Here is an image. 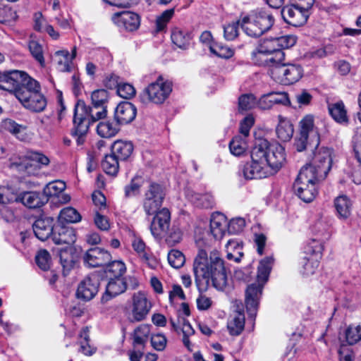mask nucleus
Masks as SVG:
<instances>
[{"label": "nucleus", "instance_id": "obj_1", "mask_svg": "<svg viewBox=\"0 0 361 361\" xmlns=\"http://www.w3.org/2000/svg\"><path fill=\"white\" fill-rule=\"evenodd\" d=\"M286 161L285 149L278 142L258 140L251 151V162L239 171L247 180L261 179L276 173Z\"/></svg>", "mask_w": 361, "mask_h": 361}, {"label": "nucleus", "instance_id": "obj_2", "mask_svg": "<svg viewBox=\"0 0 361 361\" xmlns=\"http://www.w3.org/2000/svg\"><path fill=\"white\" fill-rule=\"evenodd\" d=\"M193 271L197 279L211 280L217 290H222L227 285L226 269L216 250H212L209 257L205 250H200L194 261Z\"/></svg>", "mask_w": 361, "mask_h": 361}, {"label": "nucleus", "instance_id": "obj_3", "mask_svg": "<svg viewBox=\"0 0 361 361\" xmlns=\"http://www.w3.org/2000/svg\"><path fill=\"white\" fill-rule=\"evenodd\" d=\"M272 13L264 9L253 11L241 21V27L250 37H259L269 31L274 24Z\"/></svg>", "mask_w": 361, "mask_h": 361}, {"label": "nucleus", "instance_id": "obj_4", "mask_svg": "<svg viewBox=\"0 0 361 361\" xmlns=\"http://www.w3.org/2000/svg\"><path fill=\"white\" fill-rule=\"evenodd\" d=\"M311 168L301 169L294 183L295 194L305 202H312L317 194V185L324 180L314 175Z\"/></svg>", "mask_w": 361, "mask_h": 361}, {"label": "nucleus", "instance_id": "obj_5", "mask_svg": "<svg viewBox=\"0 0 361 361\" xmlns=\"http://www.w3.org/2000/svg\"><path fill=\"white\" fill-rule=\"evenodd\" d=\"M172 92V83L159 76L156 81L151 82L139 95L140 102L144 104L153 103L161 104Z\"/></svg>", "mask_w": 361, "mask_h": 361}, {"label": "nucleus", "instance_id": "obj_6", "mask_svg": "<svg viewBox=\"0 0 361 361\" xmlns=\"http://www.w3.org/2000/svg\"><path fill=\"white\" fill-rule=\"evenodd\" d=\"M269 75L276 82L290 85L298 82L303 75L301 66L293 63H278L269 69Z\"/></svg>", "mask_w": 361, "mask_h": 361}, {"label": "nucleus", "instance_id": "obj_7", "mask_svg": "<svg viewBox=\"0 0 361 361\" xmlns=\"http://www.w3.org/2000/svg\"><path fill=\"white\" fill-rule=\"evenodd\" d=\"M332 164L331 151L324 147H317L313 152L310 163L302 169L311 168L314 175L325 178L329 172Z\"/></svg>", "mask_w": 361, "mask_h": 361}, {"label": "nucleus", "instance_id": "obj_8", "mask_svg": "<svg viewBox=\"0 0 361 361\" xmlns=\"http://www.w3.org/2000/svg\"><path fill=\"white\" fill-rule=\"evenodd\" d=\"M165 192L159 184L151 183L145 193L142 207L147 216L154 215L161 207Z\"/></svg>", "mask_w": 361, "mask_h": 361}, {"label": "nucleus", "instance_id": "obj_9", "mask_svg": "<svg viewBox=\"0 0 361 361\" xmlns=\"http://www.w3.org/2000/svg\"><path fill=\"white\" fill-rule=\"evenodd\" d=\"M150 224L151 234L157 240L166 236L171 224V213L167 208H162L156 212Z\"/></svg>", "mask_w": 361, "mask_h": 361}, {"label": "nucleus", "instance_id": "obj_10", "mask_svg": "<svg viewBox=\"0 0 361 361\" xmlns=\"http://www.w3.org/2000/svg\"><path fill=\"white\" fill-rule=\"evenodd\" d=\"M80 108L84 112L82 116H78V117L86 121L88 127L91 123L104 118L107 115V106H92L90 107L87 106L84 101L78 100L75 104L73 118H76L77 110H79Z\"/></svg>", "mask_w": 361, "mask_h": 361}, {"label": "nucleus", "instance_id": "obj_11", "mask_svg": "<svg viewBox=\"0 0 361 361\" xmlns=\"http://www.w3.org/2000/svg\"><path fill=\"white\" fill-rule=\"evenodd\" d=\"M310 15V12L302 10L293 4L284 6L281 10V16L285 22L295 27L305 24Z\"/></svg>", "mask_w": 361, "mask_h": 361}, {"label": "nucleus", "instance_id": "obj_12", "mask_svg": "<svg viewBox=\"0 0 361 361\" xmlns=\"http://www.w3.org/2000/svg\"><path fill=\"white\" fill-rule=\"evenodd\" d=\"M17 99L27 109L34 112L43 111L47 106V99L39 92L18 93Z\"/></svg>", "mask_w": 361, "mask_h": 361}, {"label": "nucleus", "instance_id": "obj_13", "mask_svg": "<svg viewBox=\"0 0 361 361\" xmlns=\"http://www.w3.org/2000/svg\"><path fill=\"white\" fill-rule=\"evenodd\" d=\"M264 285L256 282L249 285L245 291V305L248 314L255 318Z\"/></svg>", "mask_w": 361, "mask_h": 361}, {"label": "nucleus", "instance_id": "obj_14", "mask_svg": "<svg viewBox=\"0 0 361 361\" xmlns=\"http://www.w3.org/2000/svg\"><path fill=\"white\" fill-rule=\"evenodd\" d=\"M152 307L151 302L141 292L133 297L132 322H141L149 314Z\"/></svg>", "mask_w": 361, "mask_h": 361}, {"label": "nucleus", "instance_id": "obj_15", "mask_svg": "<svg viewBox=\"0 0 361 361\" xmlns=\"http://www.w3.org/2000/svg\"><path fill=\"white\" fill-rule=\"evenodd\" d=\"M99 280L94 275L85 277L78 285L77 296L85 301L92 300L97 295L99 290Z\"/></svg>", "mask_w": 361, "mask_h": 361}, {"label": "nucleus", "instance_id": "obj_16", "mask_svg": "<svg viewBox=\"0 0 361 361\" xmlns=\"http://www.w3.org/2000/svg\"><path fill=\"white\" fill-rule=\"evenodd\" d=\"M111 259L110 253L99 247L89 249L83 257L85 264L90 267L103 266Z\"/></svg>", "mask_w": 361, "mask_h": 361}, {"label": "nucleus", "instance_id": "obj_17", "mask_svg": "<svg viewBox=\"0 0 361 361\" xmlns=\"http://www.w3.org/2000/svg\"><path fill=\"white\" fill-rule=\"evenodd\" d=\"M112 20L118 27L128 31L137 30L140 23L139 16L130 11L116 13L112 16Z\"/></svg>", "mask_w": 361, "mask_h": 361}, {"label": "nucleus", "instance_id": "obj_18", "mask_svg": "<svg viewBox=\"0 0 361 361\" xmlns=\"http://www.w3.org/2000/svg\"><path fill=\"white\" fill-rule=\"evenodd\" d=\"M137 114L134 104L128 102H121L114 111V120L119 125L128 124L132 122Z\"/></svg>", "mask_w": 361, "mask_h": 361}, {"label": "nucleus", "instance_id": "obj_19", "mask_svg": "<svg viewBox=\"0 0 361 361\" xmlns=\"http://www.w3.org/2000/svg\"><path fill=\"white\" fill-rule=\"evenodd\" d=\"M54 219L51 217H44L37 219L32 225L35 236L40 240L44 241L53 235L55 226Z\"/></svg>", "mask_w": 361, "mask_h": 361}, {"label": "nucleus", "instance_id": "obj_20", "mask_svg": "<svg viewBox=\"0 0 361 361\" xmlns=\"http://www.w3.org/2000/svg\"><path fill=\"white\" fill-rule=\"evenodd\" d=\"M127 289L124 278H109L106 291L102 297V302L104 303L111 298L124 293Z\"/></svg>", "mask_w": 361, "mask_h": 361}, {"label": "nucleus", "instance_id": "obj_21", "mask_svg": "<svg viewBox=\"0 0 361 361\" xmlns=\"http://www.w3.org/2000/svg\"><path fill=\"white\" fill-rule=\"evenodd\" d=\"M51 238L56 245H71L76 240L75 231L72 227L56 226Z\"/></svg>", "mask_w": 361, "mask_h": 361}, {"label": "nucleus", "instance_id": "obj_22", "mask_svg": "<svg viewBox=\"0 0 361 361\" xmlns=\"http://www.w3.org/2000/svg\"><path fill=\"white\" fill-rule=\"evenodd\" d=\"M83 110L79 109L76 112V118H73V129L72 131L73 136L75 138L78 145H82L86 140V135L89 130V127L87 126V122L82 120L81 118L78 116H82Z\"/></svg>", "mask_w": 361, "mask_h": 361}, {"label": "nucleus", "instance_id": "obj_23", "mask_svg": "<svg viewBox=\"0 0 361 361\" xmlns=\"http://www.w3.org/2000/svg\"><path fill=\"white\" fill-rule=\"evenodd\" d=\"M252 56L253 60L259 65L269 66L271 69L275 65L284 61L285 54L283 51H278L274 56L268 54H259L258 50L255 49L252 53Z\"/></svg>", "mask_w": 361, "mask_h": 361}, {"label": "nucleus", "instance_id": "obj_24", "mask_svg": "<svg viewBox=\"0 0 361 361\" xmlns=\"http://www.w3.org/2000/svg\"><path fill=\"white\" fill-rule=\"evenodd\" d=\"M20 71H12L8 73L0 74V89L13 92L16 96V91L19 87L20 80Z\"/></svg>", "mask_w": 361, "mask_h": 361}, {"label": "nucleus", "instance_id": "obj_25", "mask_svg": "<svg viewBox=\"0 0 361 361\" xmlns=\"http://www.w3.org/2000/svg\"><path fill=\"white\" fill-rule=\"evenodd\" d=\"M227 220L221 214H216L212 216L210 221V232L216 240H221L226 233Z\"/></svg>", "mask_w": 361, "mask_h": 361}, {"label": "nucleus", "instance_id": "obj_26", "mask_svg": "<svg viewBox=\"0 0 361 361\" xmlns=\"http://www.w3.org/2000/svg\"><path fill=\"white\" fill-rule=\"evenodd\" d=\"M334 207L338 219L346 220L351 215L353 203L346 195H340L334 200Z\"/></svg>", "mask_w": 361, "mask_h": 361}, {"label": "nucleus", "instance_id": "obj_27", "mask_svg": "<svg viewBox=\"0 0 361 361\" xmlns=\"http://www.w3.org/2000/svg\"><path fill=\"white\" fill-rule=\"evenodd\" d=\"M39 91V83L35 79L30 78L26 73L21 71L19 87L16 91V98L18 97V93H24L26 92L32 93Z\"/></svg>", "mask_w": 361, "mask_h": 361}, {"label": "nucleus", "instance_id": "obj_28", "mask_svg": "<svg viewBox=\"0 0 361 361\" xmlns=\"http://www.w3.org/2000/svg\"><path fill=\"white\" fill-rule=\"evenodd\" d=\"M171 40L178 48L186 49L189 47L192 39V34L188 30L175 27L171 32Z\"/></svg>", "mask_w": 361, "mask_h": 361}, {"label": "nucleus", "instance_id": "obj_29", "mask_svg": "<svg viewBox=\"0 0 361 361\" xmlns=\"http://www.w3.org/2000/svg\"><path fill=\"white\" fill-rule=\"evenodd\" d=\"M18 199L29 208L40 207L47 201V198L42 197L39 192L32 191L21 193Z\"/></svg>", "mask_w": 361, "mask_h": 361}, {"label": "nucleus", "instance_id": "obj_30", "mask_svg": "<svg viewBox=\"0 0 361 361\" xmlns=\"http://www.w3.org/2000/svg\"><path fill=\"white\" fill-rule=\"evenodd\" d=\"M133 152V145L128 141L116 140L111 147V152L119 160H126Z\"/></svg>", "mask_w": 361, "mask_h": 361}, {"label": "nucleus", "instance_id": "obj_31", "mask_svg": "<svg viewBox=\"0 0 361 361\" xmlns=\"http://www.w3.org/2000/svg\"><path fill=\"white\" fill-rule=\"evenodd\" d=\"M277 137L283 142H287L290 140L293 135V127L290 121L279 116V124L276 129Z\"/></svg>", "mask_w": 361, "mask_h": 361}, {"label": "nucleus", "instance_id": "obj_32", "mask_svg": "<svg viewBox=\"0 0 361 361\" xmlns=\"http://www.w3.org/2000/svg\"><path fill=\"white\" fill-rule=\"evenodd\" d=\"M300 132L302 136H312L318 143L319 139V132L314 126V117L312 115L305 116L300 122Z\"/></svg>", "mask_w": 361, "mask_h": 361}, {"label": "nucleus", "instance_id": "obj_33", "mask_svg": "<svg viewBox=\"0 0 361 361\" xmlns=\"http://www.w3.org/2000/svg\"><path fill=\"white\" fill-rule=\"evenodd\" d=\"M151 325L142 324L136 327L133 333V344L135 347L142 345L144 346L150 335Z\"/></svg>", "mask_w": 361, "mask_h": 361}, {"label": "nucleus", "instance_id": "obj_34", "mask_svg": "<svg viewBox=\"0 0 361 361\" xmlns=\"http://www.w3.org/2000/svg\"><path fill=\"white\" fill-rule=\"evenodd\" d=\"M245 326V315L241 312H235L228 322L227 327L233 336L239 335Z\"/></svg>", "mask_w": 361, "mask_h": 361}, {"label": "nucleus", "instance_id": "obj_35", "mask_svg": "<svg viewBox=\"0 0 361 361\" xmlns=\"http://www.w3.org/2000/svg\"><path fill=\"white\" fill-rule=\"evenodd\" d=\"M274 259L267 257L259 262L257 270V282L263 285L267 281L271 270Z\"/></svg>", "mask_w": 361, "mask_h": 361}, {"label": "nucleus", "instance_id": "obj_36", "mask_svg": "<svg viewBox=\"0 0 361 361\" xmlns=\"http://www.w3.org/2000/svg\"><path fill=\"white\" fill-rule=\"evenodd\" d=\"M329 111L336 122L339 123H348L347 111L343 102L329 104Z\"/></svg>", "mask_w": 361, "mask_h": 361}, {"label": "nucleus", "instance_id": "obj_37", "mask_svg": "<svg viewBox=\"0 0 361 361\" xmlns=\"http://www.w3.org/2000/svg\"><path fill=\"white\" fill-rule=\"evenodd\" d=\"M119 124L111 121H100L97 126L98 135L102 137L109 138L115 136L119 131Z\"/></svg>", "mask_w": 361, "mask_h": 361}, {"label": "nucleus", "instance_id": "obj_38", "mask_svg": "<svg viewBox=\"0 0 361 361\" xmlns=\"http://www.w3.org/2000/svg\"><path fill=\"white\" fill-rule=\"evenodd\" d=\"M319 260L316 258H310L308 256H303L299 262L300 271L306 276L314 274L319 267Z\"/></svg>", "mask_w": 361, "mask_h": 361}, {"label": "nucleus", "instance_id": "obj_39", "mask_svg": "<svg viewBox=\"0 0 361 361\" xmlns=\"http://www.w3.org/2000/svg\"><path fill=\"white\" fill-rule=\"evenodd\" d=\"M324 245L322 242L312 239L304 247L303 256L321 259Z\"/></svg>", "mask_w": 361, "mask_h": 361}, {"label": "nucleus", "instance_id": "obj_40", "mask_svg": "<svg viewBox=\"0 0 361 361\" xmlns=\"http://www.w3.org/2000/svg\"><path fill=\"white\" fill-rule=\"evenodd\" d=\"M126 271V264L121 260L113 261L106 266L105 269L106 276L109 278H123V275Z\"/></svg>", "mask_w": 361, "mask_h": 361}, {"label": "nucleus", "instance_id": "obj_41", "mask_svg": "<svg viewBox=\"0 0 361 361\" xmlns=\"http://www.w3.org/2000/svg\"><path fill=\"white\" fill-rule=\"evenodd\" d=\"M188 195L190 197L191 202L197 207L210 208L214 205V198L210 194H200L192 192Z\"/></svg>", "mask_w": 361, "mask_h": 361}, {"label": "nucleus", "instance_id": "obj_42", "mask_svg": "<svg viewBox=\"0 0 361 361\" xmlns=\"http://www.w3.org/2000/svg\"><path fill=\"white\" fill-rule=\"evenodd\" d=\"M118 160L112 153L105 156L102 162V167L104 171L108 175L116 176L119 169Z\"/></svg>", "mask_w": 361, "mask_h": 361}, {"label": "nucleus", "instance_id": "obj_43", "mask_svg": "<svg viewBox=\"0 0 361 361\" xmlns=\"http://www.w3.org/2000/svg\"><path fill=\"white\" fill-rule=\"evenodd\" d=\"M59 219L61 223H77L81 220V216L75 208L68 207L61 210Z\"/></svg>", "mask_w": 361, "mask_h": 361}, {"label": "nucleus", "instance_id": "obj_44", "mask_svg": "<svg viewBox=\"0 0 361 361\" xmlns=\"http://www.w3.org/2000/svg\"><path fill=\"white\" fill-rule=\"evenodd\" d=\"M28 49L35 60L37 61L41 66H44L45 60L44 57L43 46L36 40H30L28 42Z\"/></svg>", "mask_w": 361, "mask_h": 361}, {"label": "nucleus", "instance_id": "obj_45", "mask_svg": "<svg viewBox=\"0 0 361 361\" xmlns=\"http://www.w3.org/2000/svg\"><path fill=\"white\" fill-rule=\"evenodd\" d=\"M66 189V183L61 180H56L49 183L43 190V193L46 197H50L53 199L60 195Z\"/></svg>", "mask_w": 361, "mask_h": 361}, {"label": "nucleus", "instance_id": "obj_46", "mask_svg": "<svg viewBox=\"0 0 361 361\" xmlns=\"http://www.w3.org/2000/svg\"><path fill=\"white\" fill-rule=\"evenodd\" d=\"M255 49L258 50L259 54H268L273 56L278 51H283L279 48L275 38L264 40Z\"/></svg>", "mask_w": 361, "mask_h": 361}, {"label": "nucleus", "instance_id": "obj_47", "mask_svg": "<svg viewBox=\"0 0 361 361\" xmlns=\"http://www.w3.org/2000/svg\"><path fill=\"white\" fill-rule=\"evenodd\" d=\"M71 251L72 248L68 247V249L61 251L60 253V261L64 276L68 274L69 271L74 267L75 262L73 257L70 255Z\"/></svg>", "mask_w": 361, "mask_h": 361}, {"label": "nucleus", "instance_id": "obj_48", "mask_svg": "<svg viewBox=\"0 0 361 361\" xmlns=\"http://www.w3.org/2000/svg\"><path fill=\"white\" fill-rule=\"evenodd\" d=\"M109 99V92L104 89L96 90L91 94L92 106H107Z\"/></svg>", "mask_w": 361, "mask_h": 361}, {"label": "nucleus", "instance_id": "obj_49", "mask_svg": "<svg viewBox=\"0 0 361 361\" xmlns=\"http://www.w3.org/2000/svg\"><path fill=\"white\" fill-rule=\"evenodd\" d=\"M80 351L85 355H92L94 353V349L89 344V329L85 327L82 329L80 334Z\"/></svg>", "mask_w": 361, "mask_h": 361}, {"label": "nucleus", "instance_id": "obj_50", "mask_svg": "<svg viewBox=\"0 0 361 361\" xmlns=\"http://www.w3.org/2000/svg\"><path fill=\"white\" fill-rule=\"evenodd\" d=\"M247 148L245 141L240 137H235L229 144L231 152L235 156H240L244 154Z\"/></svg>", "mask_w": 361, "mask_h": 361}, {"label": "nucleus", "instance_id": "obj_51", "mask_svg": "<svg viewBox=\"0 0 361 361\" xmlns=\"http://www.w3.org/2000/svg\"><path fill=\"white\" fill-rule=\"evenodd\" d=\"M168 261L172 267L179 269L185 264V258L180 250H171L168 254Z\"/></svg>", "mask_w": 361, "mask_h": 361}, {"label": "nucleus", "instance_id": "obj_52", "mask_svg": "<svg viewBox=\"0 0 361 361\" xmlns=\"http://www.w3.org/2000/svg\"><path fill=\"white\" fill-rule=\"evenodd\" d=\"M210 51L218 57L229 59L234 54V51L227 46L220 44H214L209 46Z\"/></svg>", "mask_w": 361, "mask_h": 361}, {"label": "nucleus", "instance_id": "obj_53", "mask_svg": "<svg viewBox=\"0 0 361 361\" xmlns=\"http://www.w3.org/2000/svg\"><path fill=\"white\" fill-rule=\"evenodd\" d=\"M346 341L353 345L361 340V325L350 326L345 331Z\"/></svg>", "mask_w": 361, "mask_h": 361}, {"label": "nucleus", "instance_id": "obj_54", "mask_svg": "<svg viewBox=\"0 0 361 361\" xmlns=\"http://www.w3.org/2000/svg\"><path fill=\"white\" fill-rule=\"evenodd\" d=\"M35 259L37 264L41 269L47 271L50 268L51 256L46 250H39L35 257Z\"/></svg>", "mask_w": 361, "mask_h": 361}, {"label": "nucleus", "instance_id": "obj_55", "mask_svg": "<svg viewBox=\"0 0 361 361\" xmlns=\"http://www.w3.org/2000/svg\"><path fill=\"white\" fill-rule=\"evenodd\" d=\"M256 98L252 94H245L239 97L238 106L241 111H247L255 106Z\"/></svg>", "mask_w": 361, "mask_h": 361}, {"label": "nucleus", "instance_id": "obj_56", "mask_svg": "<svg viewBox=\"0 0 361 361\" xmlns=\"http://www.w3.org/2000/svg\"><path fill=\"white\" fill-rule=\"evenodd\" d=\"M15 197L11 194L9 190L0 186V212L3 214L7 211L6 204L13 201Z\"/></svg>", "mask_w": 361, "mask_h": 361}, {"label": "nucleus", "instance_id": "obj_57", "mask_svg": "<svg viewBox=\"0 0 361 361\" xmlns=\"http://www.w3.org/2000/svg\"><path fill=\"white\" fill-rule=\"evenodd\" d=\"M151 345L157 351H163L167 344V338L164 334L158 333L151 336Z\"/></svg>", "mask_w": 361, "mask_h": 361}, {"label": "nucleus", "instance_id": "obj_58", "mask_svg": "<svg viewBox=\"0 0 361 361\" xmlns=\"http://www.w3.org/2000/svg\"><path fill=\"white\" fill-rule=\"evenodd\" d=\"M228 232L233 234H238L243 231L245 226V220L241 217L232 219L229 223L227 222Z\"/></svg>", "mask_w": 361, "mask_h": 361}, {"label": "nucleus", "instance_id": "obj_59", "mask_svg": "<svg viewBox=\"0 0 361 361\" xmlns=\"http://www.w3.org/2000/svg\"><path fill=\"white\" fill-rule=\"evenodd\" d=\"M174 13L173 9H168L164 11L156 20L157 31L163 30Z\"/></svg>", "mask_w": 361, "mask_h": 361}, {"label": "nucleus", "instance_id": "obj_60", "mask_svg": "<svg viewBox=\"0 0 361 361\" xmlns=\"http://www.w3.org/2000/svg\"><path fill=\"white\" fill-rule=\"evenodd\" d=\"M56 56L60 57L58 61L61 71H70V54L68 50H59L56 52Z\"/></svg>", "mask_w": 361, "mask_h": 361}, {"label": "nucleus", "instance_id": "obj_61", "mask_svg": "<svg viewBox=\"0 0 361 361\" xmlns=\"http://www.w3.org/2000/svg\"><path fill=\"white\" fill-rule=\"evenodd\" d=\"M117 93L121 97L130 99L135 95L136 91L132 85L121 83L118 87Z\"/></svg>", "mask_w": 361, "mask_h": 361}, {"label": "nucleus", "instance_id": "obj_62", "mask_svg": "<svg viewBox=\"0 0 361 361\" xmlns=\"http://www.w3.org/2000/svg\"><path fill=\"white\" fill-rule=\"evenodd\" d=\"M275 39L281 50L292 47L295 44L297 41L296 36L293 35H283L279 37H276Z\"/></svg>", "mask_w": 361, "mask_h": 361}, {"label": "nucleus", "instance_id": "obj_63", "mask_svg": "<svg viewBox=\"0 0 361 361\" xmlns=\"http://www.w3.org/2000/svg\"><path fill=\"white\" fill-rule=\"evenodd\" d=\"M238 22H232L224 26V37L226 40L235 39L238 35Z\"/></svg>", "mask_w": 361, "mask_h": 361}, {"label": "nucleus", "instance_id": "obj_64", "mask_svg": "<svg viewBox=\"0 0 361 361\" xmlns=\"http://www.w3.org/2000/svg\"><path fill=\"white\" fill-rule=\"evenodd\" d=\"M353 147L355 157L361 164V128H357L353 137Z\"/></svg>", "mask_w": 361, "mask_h": 361}]
</instances>
